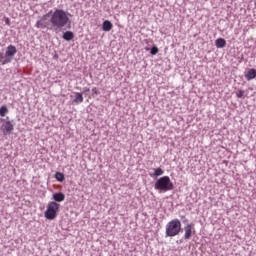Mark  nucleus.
Instances as JSON below:
<instances>
[{
    "label": "nucleus",
    "mask_w": 256,
    "mask_h": 256,
    "mask_svg": "<svg viewBox=\"0 0 256 256\" xmlns=\"http://www.w3.org/2000/svg\"><path fill=\"white\" fill-rule=\"evenodd\" d=\"M69 13H67L63 9H55L51 15L50 23L54 29V31H58V29H63L67 25H71V20L69 19Z\"/></svg>",
    "instance_id": "nucleus-1"
},
{
    "label": "nucleus",
    "mask_w": 256,
    "mask_h": 256,
    "mask_svg": "<svg viewBox=\"0 0 256 256\" xmlns=\"http://www.w3.org/2000/svg\"><path fill=\"white\" fill-rule=\"evenodd\" d=\"M183 231L181 220L173 219L166 224V237H177Z\"/></svg>",
    "instance_id": "nucleus-2"
},
{
    "label": "nucleus",
    "mask_w": 256,
    "mask_h": 256,
    "mask_svg": "<svg viewBox=\"0 0 256 256\" xmlns=\"http://www.w3.org/2000/svg\"><path fill=\"white\" fill-rule=\"evenodd\" d=\"M174 188L175 186L173 185V182H171L169 176L159 178L154 185L156 191H163L164 193H166V191H173Z\"/></svg>",
    "instance_id": "nucleus-3"
},
{
    "label": "nucleus",
    "mask_w": 256,
    "mask_h": 256,
    "mask_svg": "<svg viewBox=\"0 0 256 256\" xmlns=\"http://www.w3.org/2000/svg\"><path fill=\"white\" fill-rule=\"evenodd\" d=\"M17 54V47L9 45L6 48V52H0V65H7L13 61V58Z\"/></svg>",
    "instance_id": "nucleus-4"
},
{
    "label": "nucleus",
    "mask_w": 256,
    "mask_h": 256,
    "mask_svg": "<svg viewBox=\"0 0 256 256\" xmlns=\"http://www.w3.org/2000/svg\"><path fill=\"white\" fill-rule=\"evenodd\" d=\"M61 207V204L57 202H49L47 205V209L44 212V217L48 219L49 221H53L54 219H57V213H59V209Z\"/></svg>",
    "instance_id": "nucleus-5"
},
{
    "label": "nucleus",
    "mask_w": 256,
    "mask_h": 256,
    "mask_svg": "<svg viewBox=\"0 0 256 256\" xmlns=\"http://www.w3.org/2000/svg\"><path fill=\"white\" fill-rule=\"evenodd\" d=\"M13 129H15V126L11 123V120H9V117H7L6 122L2 124L3 135H11V133H13Z\"/></svg>",
    "instance_id": "nucleus-6"
},
{
    "label": "nucleus",
    "mask_w": 256,
    "mask_h": 256,
    "mask_svg": "<svg viewBox=\"0 0 256 256\" xmlns=\"http://www.w3.org/2000/svg\"><path fill=\"white\" fill-rule=\"evenodd\" d=\"M184 231H185L184 239L186 240L191 239V237H193V233H195V230L193 231V224H187L184 227Z\"/></svg>",
    "instance_id": "nucleus-7"
},
{
    "label": "nucleus",
    "mask_w": 256,
    "mask_h": 256,
    "mask_svg": "<svg viewBox=\"0 0 256 256\" xmlns=\"http://www.w3.org/2000/svg\"><path fill=\"white\" fill-rule=\"evenodd\" d=\"M52 199L54 203H63V201H65V193L56 192L52 195Z\"/></svg>",
    "instance_id": "nucleus-8"
},
{
    "label": "nucleus",
    "mask_w": 256,
    "mask_h": 256,
    "mask_svg": "<svg viewBox=\"0 0 256 256\" xmlns=\"http://www.w3.org/2000/svg\"><path fill=\"white\" fill-rule=\"evenodd\" d=\"M245 79L247 81H252V79L256 78V69L251 68L247 71V73L244 75Z\"/></svg>",
    "instance_id": "nucleus-9"
},
{
    "label": "nucleus",
    "mask_w": 256,
    "mask_h": 256,
    "mask_svg": "<svg viewBox=\"0 0 256 256\" xmlns=\"http://www.w3.org/2000/svg\"><path fill=\"white\" fill-rule=\"evenodd\" d=\"M227 45V41L225 40V38H218L215 40V46L217 47V49H223V47H226Z\"/></svg>",
    "instance_id": "nucleus-10"
},
{
    "label": "nucleus",
    "mask_w": 256,
    "mask_h": 256,
    "mask_svg": "<svg viewBox=\"0 0 256 256\" xmlns=\"http://www.w3.org/2000/svg\"><path fill=\"white\" fill-rule=\"evenodd\" d=\"M62 39H64V41H73V39H75V34L71 31H66L64 32Z\"/></svg>",
    "instance_id": "nucleus-11"
},
{
    "label": "nucleus",
    "mask_w": 256,
    "mask_h": 256,
    "mask_svg": "<svg viewBox=\"0 0 256 256\" xmlns=\"http://www.w3.org/2000/svg\"><path fill=\"white\" fill-rule=\"evenodd\" d=\"M73 103L79 105V103H83V94L81 92L74 93V100Z\"/></svg>",
    "instance_id": "nucleus-12"
},
{
    "label": "nucleus",
    "mask_w": 256,
    "mask_h": 256,
    "mask_svg": "<svg viewBox=\"0 0 256 256\" xmlns=\"http://www.w3.org/2000/svg\"><path fill=\"white\" fill-rule=\"evenodd\" d=\"M103 31L109 32L111 29H113V23L109 20H105L102 24Z\"/></svg>",
    "instance_id": "nucleus-13"
},
{
    "label": "nucleus",
    "mask_w": 256,
    "mask_h": 256,
    "mask_svg": "<svg viewBox=\"0 0 256 256\" xmlns=\"http://www.w3.org/2000/svg\"><path fill=\"white\" fill-rule=\"evenodd\" d=\"M55 179H56V181L63 183V181H65V174H63L62 172H56Z\"/></svg>",
    "instance_id": "nucleus-14"
},
{
    "label": "nucleus",
    "mask_w": 256,
    "mask_h": 256,
    "mask_svg": "<svg viewBox=\"0 0 256 256\" xmlns=\"http://www.w3.org/2000/svg\"><path fill=\"white\" fill-rule=\"evenodd\" d=\"M145 49L147 51H150V55H157V53H159V48L156 45L152 46L151 49L148 47H146Z\"/></svg>",
    "instance_id": "nucleus-15"
},
{
    "label": "nucleus",
    "mask_w": 256,
    "mask_h": 256,
    "mask_svg": "<svg viewBox=\"0 0 256 256\" xmlns=\"http://www.w3.org/2000/svg\"><path fill=\"white\" fill-rule=\"evenodd\" d=\"M164 171L161 168L154 169V173L151 174V177H161L163 175Z\"/></svg>",
    "instance_id": "nucleus-16"
},
{
    "label": "nucleus",
    "mask_w": 256,
    "mask_h": 256,
    "mask_svg": "<svg viewBox=\"0 0 256 256\" xmlns=\"http://www.w3.org/2000/svg\"><path fill=\"white\" fill-rule=\"evenodd\" d=\"M9 113V108H7L5 105H2L0 107V117H5Z\"/></svg>",
    "instance_id": "nucleus-17"
},
{
    "label": "nucleus",
    "mask_w": 256,
    "mask_h": 256,
    "mask_svg": "<svg viewBox=\"0 0 256 256\" xmlns=\"http://www.w3.org/2000/svg\"><path fill=\"white\" fill-rule=\"evenodd\" d=\"M36 27L38 29H45V27H47V25L45 24V22H43V19H42V20L37 21Z\"/></svg>",
    "instance_id": "nucleus-18"
},
{
    "label": "nucleus",
    "mask_w": 256,
    "mask_h": 256,
    "mask_svg": "<svg viewBox=\"0 0 256 256\" xmlns=\"http://www.w3.org/2000/svg\"><path fill=\"white\" fill-rule=\"evenodd\" d=\"M243 95H245V91L243 90H238V92L236 93V97H238V99H241Z\"/></svg>",
    "instance_id": "nucleus-19"
},
{
    "label": "nucleus",
    "mask_w": 256,
    "mask_h": 256,
    "mask_svg": "<svg viewBox=\"0 0 256 256\" xmlns=\"http://www.w3.org/2000/svg\"><path fill=\"white\" fill-rule=\"evenodd\" d=\"M92 93H93V95H99V90H97V87H94L92 89Z\"/></svg>",
    "instance_id": "nucleus-20"
},
{
    "label": "nucleus",
    "mask_w": 256,
    "mask_h": 256,
    "mask_svg": "<svg viewBox=\"0 0 256 256\" xmlns=\"http://www.w3.org/2000/svg\"><path fill=\"white\" fill-rule=\"evenodd\" d=\"M83 91H84V93H89L90 89L87 88V87H84V88H83Z\"/></svg>",
    "instance_id": "nucleus-21"
},
{
    "label": "nucleus",
    "mask_w": 256,
    "mask_h": 256,
    "mask_svg": "<svg viewBox=\"0 0 256 256\" xmlns=\"http://www.w3.org/2000/svg\"><path fill=\"white\" fill-rule=\"evenodd\" d=\"M183 219V223H187L189 220H187V218H185V216L182 217Z\"/></svg>",
    "instance_id": "nucleus-22"
},
{
    "label": "nucleus",
    "mask_w": 256,
    "mask_h": 256,
    "mask_svg": "<svg viewBox=\"0 0 256 256\" xmlns=\"http://www.w3.org/2000/svg\"><path fill=\"white\" fill-rule=\"evenodd\" d=\"M51 13H53V10H51L47 15H51Z\"/></svg>",
    "instance_id": "nucleus-23"
},
{
    "label": "nucleus",
    "mask_w": 256,
    "mask_h": 256,
    "mask_svg": "<svg viewBox=\"0 0 256 256\" xmlns=\"http://www.w3.org/2000/svg\"><path fill=\"white\" fill-rule=\"evenodd\" d=\"M6 23H9V18L6 19Z\"/></svg>",
    "instance_id": "nucleus-24"
},
{
    "label": "nucleus",
    "mask_w": 256,
    "mask_h": 256,
    "mask_svg": "<svg viewBox=\"0 0 256 256\" xmlns=\"http://www.w3.org/2000/svg\"><path fill=\"white\" fill-rule=\"evenodd\" d=\"M254 5H255V7H256V1L254 2Z\"/></svg>",
    "instance_id": "nucleus-25"
},
{
    "label": "nucleus",
    "mask_w": 256,
    "mask_h": 256,
    "mask_svg": "<svg viewBox=\"0 0 256 256\" xmlns=\"http://www.w3.org/2000/svg\"><path fill=\"white\" fill-rule=\"evenodd\" d=\"M1 121H5V119H1Z\"/></svg>",
    "instance_id": "nucleus-26"
}]
</instances>
